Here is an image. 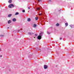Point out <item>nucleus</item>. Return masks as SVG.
Segmentation results:
<instances>
[{
    "label": "nucleus",
    "mask_w": 74,
    "mask_h": 74,
    "mask_svg": "<svg viewBox=\"0 0 74 74\" xmlns=\"http://www.w3.org/2000/svg\"><path fill=\"white\" fill-rule=\"evenodd\" d=\"M30 21H31V19H30V18H28L27 21H28V22H30Z\"/></svg>",
    "instance_id": "8"
},
{
    "label": "nucleus",
    "mask_w": 74,
    "mask_h": 74,
    "mask_svg": "<svg viewBox=\"0 0 74 74\" xmlns=\"http://www.w3.org/2000/svg\"><path fill=\"white\" fill-rule=\"evenodd\" d=\"M28 9H30V7H29L28 8Z\"/></svg>",
    "instance_id": "26"
},
{
    "label": "nucleus",
    "mask_w": 74,
    "mask_h": 74,
    "mask_svg": "<svg viewBox=\"0 0 74 74\" xmlns=\"http://www.w3.org/2000/svg\"><path fill=\"white\" fill-rule=\"evenodd\" d=\"M21 30H22V29H21Z\"/></svg>",
    "instance_id": "33"
},
{
    "label": "nucleus",
    "mask_w": 74,
    "mask_h": 74,
    "mask_svg": "<svg viewBox=\"0 0 74 74\" xmlns=\"http://www.w3.org/2000/svg\"><path fill=\"white\" fill-rule=\"evenodd\" d=\"M38 2H41L42 0H38Z\"/></svg>",
    "instance_id": "17"
},
{
    "label": "nucleus",
    "mask_w": 74,
    "mask_h": 74,
    "mask_svg": "<svg viewBox=\"0 0 74 74\" xmlns=\"http://www.w3.org/2000/svg\"><path fill=\"white\" fill-rule=\"evenodd\" d=\"M47 34H50V32H48V31L47 32Z\"/></svg>",
    "instance_id": "19"
},
{
    "label": "nucleus",
    "mask_w": 74,
    "mask_h": 74,
    "mask_svg": "<svg viewBox=\"0 0 74 74\" xmlns=\"http://www.w3.org/2000/svg\"><path fill=\"white\" fill-rule=\"evenodd\" d=\"M11 2H12V0H9L8 1V3H11Z\"/></svg>",
    "instance_id": "10"
},
{
    "label": "nucleus",
    "mask_w": 74,
    "mask_h": 74,
    "mask_svg": "<svg viewBox=\"0 0 74 74\" xmlns=\"http://www.w3.org/2000/svg\"><path fill=\"white\" fill-rule=\"evenodd\" d=\"M10 5L11 6V7H12L13 8H14V7H16V5H14L12 4H10Z\"/></svg>",
    "instance_id": "3"
},
{
    "label": "nucleus",
    "mask_w": 74,
    "mask_h": 74,
    "mask_svg": "<svg viewBox=\"0 0 74 74\" xmlns=\"http://www.w3.org/2000/svg\"><path fill=\"white\" fill-rule=\"evenodd\" d=\"M34 38H35V37H34Z\"/></svg>",
    "instance_id": "32"
},
{
    "label": "nucleus",
    "mask_w": 74,
    "mask_h": 74,
    "mask_svg": "<svg viewBox=\"0 0 74 74\" xmlns=\"http://www.w3.org/2000/svg\"><path fill=\"white\" fill-rule=\"evenodd\" d=\"M9 8H12V7L11 6V4H10L8 6Z\"/></svg>",
    "instance_id": "15"
},
{
    "label": "nucleus",
    "mask_w": 74,
    "mask_h": 74,
    "mask_svg": "<svg viewBox=\"0 0 74 74\" xmlns=\"http://www.w3.org/2000/svg\"><path fill=\"white\" fill-rule=\"evenodd\" d=\"M37 25L36 24H34L33 25V27H36Z\"/></svg>",
    "instance_id": "9"
},
{
    "label": "nucleus",
    "mask_w": 74,
    "mask_h": 74,
    "mask_svg": "<svg viewBox=\"0 0 74 74\" xmlns=\"http://www.w3.org/2000/svg\"><path fill=\"white\" fill-rule=\"evenodd\" d=\"M61 10H62V11H63V10H62V9H60L59 10V11H60Z\"/></svg>",
    "instance_id": "22"
},
{
    "label": "nucleus",
    "mask_w": 74,
    "mask_h": 74,
    "mask_svg": "<svg viewBox=\"0 0 74 74\" xmlns=\"http://www.w3.org/2000/svg\"><path fill=\"white\" fill-rule=\"evenodd\" d=\"M40 9H41V8L40 7L37 8H36V10H37L38 11H40Z\"/></svg>",
    "instance_id": "4"
},
{
    "label": "nucleus",
    "mask_w": 74,
    "mask_h": 74,
    "mask_svg": "<svg viewBox=\"0 0 74 74\" xmlns=\"http://www.w3.org/2000/svg\"><path fill=\"white\" fill-rule=\"evenodd\" d=\"M32 34H34V33H32Z\"/></svg>",
    "instance_id": "28"
},
{
    "label": "nucleus",
    "mask_w": 74,
    "mask_h": 74,
    "mask_svg": "<svg viewBox=\"0 0 74 74\" xmlns=\"http://www.w3.org/2000/svg\"><path fill=\"white\" fill-rule=\"evenodd\" d=\"M48 68V66L46 65H44V69H47Z\"/></svg>",
    "instance_id": "2"
},
{
    "label": "nucleus",
    "mask_w": 74,
    "mask_h": 74,
    "mask_svg": "<svg viewBox=\"0 0 74 74\" xmlns=\"http://www.w3.org/2000/svg\"><path fill=\"white\" fill-rule=\"evenodd\" d=\"M18 14H19V13L18 12H16L15 13V15H18Z\"/></svg>",
    "instance_id": "12"
},
{
    "label": "nucleus",
    "mask_w": 74,
    "mask_h": 74,
    "mask_svg": "<svg viewBox=\"0 0 74 74\" xmlns=\"http://www.w3.org/2000/svg\"><path fill=\"white\" fill-rule=\"evenodd\" d=\"M22 12H25V10H22Z\"/></svg>",
    "instance_id": "18"
},
{
    "label": "nucleus",
    "mask_w": 74,
    "mask_h": 74,
    "mask_svg": "<svg viewBox=\"0 0 74 74\" xmlns=\"http://www.w3.org/2000/svg\"><path fill=\"white\" fill-rule=\"evenodd\" d=\"M35 36H37V34H35Z\"/></svg>",
    "instance_id": "24"
},
{
    "label": "nucleus",
    "mask_w": 74,
    "mask_h": 74,
    "mask_svg": "<svg viewBox=\"0 0 74 74\" xmlns=\"http://www.w3.org/2000/svg\"><path fill=\"white\" fill-rule=\"evenodd\" d=\"M60 40H62V38H60Z\"/></svg>",
    "instance_id": "25"
},
{
    "label": "nucleus",
    "mask_w": 74,
    "mask_h": 74,
    "mask_svg": "<svg viewBox=\"0 0 74 74\" xmlns=\"http://www.w3.org/2000/svg\"><path fill=\"white\" fill-rule=\"evenodd\" d=\"M0 57H1H1H2V55H1Z\"/></svg>",
    "instance_id": "27"
},
{
    "label": "nucleus",
    "mask_w": 74,
    "mask_h": 74,
    "mask_svg": "<svg viewBox=\"0 0 74 74\" xmlns=\"http://www.w3.org/2000/svg\"><path fill=\"white\" fill-rule=\"evenodd\" d=\"M12 20V21H13V22H15V21H16V19L15 18H13Z\"/></svg>",
    "instance_id": "5"
},
{
    "label": "nucleus",
    "mask_w": 74,
    "mask_h": 74,
    "mask_svg": "<svg viewBox=\"0 0 74 74\" xmlns=\"http://www.w3.org/2000/svg\"><path fill=\"white\" fill-rule=\"evenodd\" d=\"M18 31V32H20V30H17L16 31V32Z\"/></svg>",
    "instance_id": "20"
},
{
    "label": "nucleus",
    "mask_w": 74,
    "mask_h": 74,
    "mask_svg": "<svg viewBox=\"0 0 74 74\" xmlns=\"http://www.w3.org/2000/svg\"><path fill=\"white\" fill-rule=\"evenodd\" d=\"M42 32H41L39 34V36H38V37H37V39H38V40H40L41 39V37H42Z\"/></svg>",
    "instance_id": "1"
},
{
    "label": "nucleus",
    "mask_w": 74,
    "mask_h": 74,
    "mask_svg": "<svg viewBox=\"0 0 74 74\" xmlns=\"http://www.w3.org/2000/svg\"><path fill=\"white\" fill-rule=\"evenodd\" d=\"M38 17H35V20H36V21H37L38 20Z\"/></svg>",
    "instance_id": "14"
},
{
    "label": "nucleus",
    "mask_w": 74,
    "mask_h": 74,
    "mask_svg": "<svg viewBox=\"0 0 74 74\" xmlns=\"http://www.w3.org/2000/svg\"><path fill=\"white\" fill-rule=\"evenodd\" d=\"M8 23L9 24H10V23H11V21L10 20H9L8 21Z\"/></svg>",
    "instance_id": "6"
},
{
    "label": "nucleus",
    "mask_w": 74,
    "mask_h": 74,
    "mask_svg": "<svg viewBox=\"0 0 74 74\" xmlns=\"http://www.w3.org/2000/svg\"><path fill=\"white\" fill-rule=\"evenodd\" d=\"M8 17H11L12 16V14H10L8 15Z\"/></svg>",
    "instance_id": "7"
},
{
    "label": "nucleus",
    "mask_w": 74,
    "mask_h": 74,
    "mask_svg": "<svg viewBox=\"0 0 74 74\" xmlns=\"http://www.w3.org/2000/svg\"><path fill=\"white\" fill-rule=\"evenodd\" d=\"M3 36H4V35H0V37H3Z\"/></svg>",
    "instance_id": "21"
},
{
    "label": "nucleus",
    "mask_w": 74,
    "mask_h": 74,
    "mask_svg": "<svg viewBox=\"0 0 74 74\" xmlns=\"http://www.w3.org/2000/svg\"><path fill=\"white\" fill-rule=\"evenodd\" d=\"M9 28V27H8V29Z\"/></svg>",
    "instance_id": "29"
},
{
    "label": "nucleus",
    "mask_w": 74,
    "mask_h": 74,
    "mask_svg": "<svg viewBox=\"0 0 74 74\" xmlns=\"http://www.w3.org/2000/svg\"><path fill=\"white\" fill-rule=\"evenodd\" d=\"M65 25H66V26H68V23H65Z\"/></svg>",
    "instance_id": "11"
},
{
    "label": "nucleus",
    "mask_w": 74,
    "mask_h": 74,
    "mask_svg": "<svg viewBox=\"0 0 74 74\" xmlns=\"http://www.w3.org/2000/svg\"><path fill=\"white\" fill-rule=\"evenodd\" d=\"M1 51V49H0V51Z\"/></svg>",
    "instance_id": "30"
},
{
    "label": "nucleus",
    "mask_w": 74,
    "mask_h": 74,
    "mask_svg": "<svg viewBox=\"0 0 74 74\" xmlns=\"http://www.w3.org/2000/svg\"><path fill=\"white\" fill-rule=\"evenodd\" d=\"M28 34L29 35H30V36H31V35H32V33H31L30 32H29L28 33Z\"/></svg>",
    "instance_id": "13"
},
{
    "label": "nucleus",
    "mask_w": 74,
    "mask_h": 74,
    "mask_svg": "<svg viewBox=\"0 0 74 74\" xmlns=\"http://www.w3.org/2000/svg\"><path fill=\"white\" fill-rule=\"evenodd\" d=\"M70 26H71H71L70 25Z\"/></svg>",
    "instance_id": "31"
},
{
    "label": "nucleus",
    "mask_w": 74,
    "mask_h": 74,
    "mask_svg": "<svg viewBox=\"0 0 74 74\" xmlns=\"http://www.w3.org/2000/svg\"><path fill=\"white\" fill-rule=\"evenodd\" d=\"M49 2H51V0H49Z\"/></svg>",
    "instance_id": "23"
},
{
    "label": "nucleus",
    "mask_w": 74,
    "mask_h": 74,
    "mask_svg": "<svg viewBox=\"0 0 74 74\" xmlns=\"http://www.w3.org/2000/svg\"><path fill=\"white\" fill-rule=\"evenodd\" d=\"M56 25L57 26H59V23H57Z\"/></svg>",
    "instance_id": "16"
}]
</instances>
